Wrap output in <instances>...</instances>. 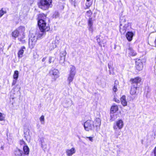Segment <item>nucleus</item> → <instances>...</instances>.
<instances>
[{
    "mask_svg": "<svg viewBox=\"0 0 156 156\" xmlns=\"http://www.w3.org/2000/svg\"><path fill=\"white\" fill-rule=\"evenodd\" d=\"M38 18V25L41 31V33H39L38 36L40 37L42 36L46 31H48L50 28L48 25H47L46 23V16L45 14L43 13L40 14L39 15Z\"/></svg>",
    "mask_w": 156,
    "mask_h": 156,
    "instance_id": "obj_1",
    "label": "nucleus"
},
{
    "mask_svg": "<svg viewBox=\"0 0 156 156\" xmlns=\"http://www.w3.org/2000/svg\"><path fill=\"white\" fill-rule=\"evenodd\" d=\"M23 152L18 148L14 150V153L15 156H28L30 150L27 146H24L23 148Z\"/></svg>",
    "mask_w": 156,
    "mask_h": 156,
    "instance_id": "obj_2",
    "label": "nucleus"
},
{
    "mask_svg": "<svg viewBox=\"0 0 156 156\" xmlns=\"http://www.w3.org/2000/svg\"><path fill=\"white\" fill-rule=\"evenodd\" d=\"M92 13L91 10L87 11L86 12V16L89 18L88 21V26L89 30L91 33H92L94 31L93 27V26L94 20H93L91 16Z\"/></svg>",
    "mask_w": 156,
    "mask_h": 156,
    "instance_id": "obj_3",
    "label": "nucleus"
},
{
    "mask_svg": "<svg viewBox=\"0 0 156 156\" xmlns=\"http://www.w3.org/2000/svg\"><path fill=\"white\" fill-rule=\"evenodd\" d=\"M51 3L52 0H40L38 5L40 8L45 10L49 8Z\"/></svg>",
    "mask_w": 156,
    "mask_h": 156,
    "instance_id": "obj_4",
    "label": "nucleus"
},
{
    "mask_svg": "<svg viewBox=\"0 0 156 156\" xmlns=\"http://www.w3.org/2000/svg\"><path fill=\"white\" fill-rule=\"evenodd\" d=\"M37 39L38 35L36 34H30L29 41L30 48H33L34 47Z\"/></svg>",
    "mask_w": 156,
    "mask_h": 156,
    "instance_id": "obj_5",
    "label": "nucleus"
},
{
    "mask_svg": "<svg viewBox=\"0 0 156 156\" xmlns=\"http://www.w3.org/2000/svg\"><path fill=\"white\" fill-rule=\"evenodd\" d=\"M70 69V73L67 78V81H68L69 85H70L71 82L73 80L76 73V69L74 66H71Z\"/></svg>",
    "mask_w": 156,
    "mask_h": 156,
    "instance_id": "obj_6",
    "label": "nucleus"
},
{
    "mask_svg": "<svg viewBox=\"0 0 156 156\" xmlns=\"http://www.w3.org/2000/svg\"><path fill=\"white\" fill-rule=\"evenodd\" d=\"M85 129L87 131L92 130L94 129L93 121L91 120L87 121L84 124Z\"/></svg>",
    "mask_w": 156,
    "mask_h": 156,
    "instance_id": "obj_7",
    "label": "nucleus"
},
{
    "mask_svg": "<svg viewBox=\"0 0 156 156\" xmlns=\"http://www.w3.org/2000/svg\"><path fill=\"white\" fill-rule=\"evenodd\" d=\"M50 75L52 78V81H55L59 77V72L57 69H51L49 72Z\"/></svg>",
    "mask_w": 156,
    "mask_h": 156,
    "instance_id": "obj_8",
    "label": "nucleus"
},
{
    "mask_svg": "<svg viewBox=\"0 0 156 156\" xmlns=\"http://www.w3.org/2000/svg\"><path fill=\"white\" fill-rule=\"evenodd\" d=\"M66 53V50H63L60 52L58 59L59 61V63L63 66H64V62L65 61Z\"/></svg>",
    "mask_w": 156,
    "mask_h": 156,
    "instance_id": "obj_9",
    "label": "nucleus"
},
{
    "mask_svg": "<svg viewBox=\"0 0 156 156\" xmlns=\"http://www.w3.org/2000/svg\"><path fill=\"white\" fill-rule=\"evenodd\" d=\"M124 123L122 119H119L116 121L114 124L113 128L114 129L117 130V129H121L123 127Z\"/></svg>",
    "mask_w": 156,
    "mask_h": 156,
    "instance_id": "obj_10",
    "label": "nucleus"
},
{
    "mask_svg": "<svg viewBox=\"0 0 156 156\" xmlns=\"http://www.w3.org/2000/svg\"><path fill=\"white\" fill-rule=\"evenodd\" d=\"M19 32V34H22L23 36L22 38L19 37L18 40L22 42V43H24L25 42V41L23 40L24 37V32L25 30V27L23 26H20L17 29Z\"/></svg>",
    "mask_w": 156,
    "mask_h": 156,
    "instance_id": "obj_11",
    "label": "nucleus"
},
{
    "mask_svg": "<svg viewBox=\"0 0 156 156\" xmlns=\"http://www.w3.org/2000/svg\"><path fill=\"white\" fill-rule=\"evenodd\" d=\"M136 68L138 71L142 70L143 68V65L141 60L137 59L136 61Z\"/></svg>",
    "mask_w": 156,
    "mask_h": 156,
    "instance_id": "obj_12",
    "label": "nucleus"
},
{
    "mask_svg": "<svg viewBox=\"0 0 156 156\" xmlns=\"http://www.w3.org/2000/svg\"><path fill=\"white\" fill-rule=\"evenodd\" d=\"M94 124V129L96 130H98L100 129V126L101 125V120L99 118H96L93 122Z\"/></svg>",
    "mask_w": 156,
    "mask_h": 156,
    "instance_id": "obj_13",
    "label": "nucleus"
},
{
    "mask_svg": "<svg viewBox=\"0 0 156 156\" xmlns=\"http://www.w3.org/2000/svg\"><path fill=\"white\" fill-rule=\"evenodd\" d=\"M120 23H121V22ZM128 27V23L125 24L124 26H122V24L121 23H120V31L121 34H124Z\"/></svg>",
    "mask_w": 156,
    "mask_h": 156,
    "instance_id": "obj_14",
    "label": "nucleus"
},
{
    "mask_svg": "<svg viewBox=\"0 0 156 156\" xmlns=\"http://www.w3.org/2000/svg\"><path fill=\"white\" fill-rule=\"evenodd\" d=\"M141 79L139 77H137L134 79H132L130 81L132 82V85H136L137 87V84L141 81Z\"/></svg>",
    "mask_w": 156,
    "mask_h": 156,
    "instance_id": "obj_15",
    "label": "nucleus"
},
{
    "mask_svg": "<svg viewBox=\"0 0 156 156\" xmlns=\"http://www.w3.org/2000/svg\"><path fill=\"white\" fill-rule=\"evenodd\" d=\"M75 152L76 151L74 147H73L70 149H67L66 150V153L68 156H72Z\"/></svg>",
    "mask_w": 156,
    "mask_h": 156,
    "instance_id": "obj_16",
    "label": "nucleus"
},
{
    "mask_svg": "<svg viewBox=\"0 0 156 156\" xmlns=\"http://www.w3.org/2000/svg\"><path fill=\"white\" fill-rule=\"evenodd\" d=\"M26 50V48L24 46L22 47L18 52V57L19 58H22L23 56L24 51Z\"/></svg>",
    "mask_w": 156,
    "mask_h": 156,
    "instance_id": "obj_17",
    "label": "nucleus"
},
{
    "mask_svg": "<svg viewBox=\"0 0 156 156\" xmlns=\"http://www.w3.org/2000/svg\"><path fill=\"white\" fill-rule=\"evenodd\" d=\"M137 88V87L136 86L132 85L130 92V94L131 95H133L136 94Z\"/></svg>",
    "mask_w": 156,
    "mask_h": 156,
    "instance_id": "obj_18",
    "label": "nucleus"
},
{
    "mask_svg": "<svg viewBox=\"0 0 156 156\" xmlns=\"http://www.w3.org/2000/svg\"><path fill=\"white\" fill-rule=\"evenodd\" d=\"M133 35V34L132 32H128L126 34V37L128 40L130 41L132 40Z\"/></svg>",
    "mask_w": 156,
    "mask_h": 156,
    "instance_id": "obj_19",
    "label": "nucleus"
},
{
    "mask_svg": "<svg viewBox=\"0 0 156 156\" xmlns=\"http://www.w3.org/2000/svg\"><path fill=\"white\" fill-rule=\"evenodd\" d=\"M56 43V40L53 41L51 43H50L49 46V49L51 50L55 48L57 45Z\"/></svg>",
    "mask_w": 156,
    "mask_h": 156,
    "instance_id": "obj_20",
    "label": "nucleus"
},
{
    "mask_svg": "<svg viewBox=\"0 0 156 156\" xmlns=\"http://www.w3.org/2000/svg\"><path fill=\"white\" fill-rule=\"evenodd\" d=\"M118 110V107L117 105H112L111 108L110 112L115 113Z\"/></svg>",
    "mask_w": 156,
    "mask_h": 156,
    "instance_id": "obj_21",
    "label": "nucleus"
},
{
    "mask_svg": "<svg viewBox=\"0 0 156 156\" xmlns=\"http://www.w3.org/2000/svg\"><path fill=\"white\" fill-rule=\"evenodd\" d=\"M121 103L122 105L124 106H126L127 105V102L126 99V96H123L120 99Z\"/></svg>",
    "mask_w": 156,
    "mask_h": 156,
    "instance_id": "obj_22",
    "label": "nucleus"
},
{
    "mask_svg": "<svg viewBox=\"0 0 156 156\" xmlns=\"http://www.w3.org/2000/svg\"><path fill=\"white\" fill-rule=\"evenodd\" d=\"M19 34V32L17 30H14L12 34V37L15 39L17 37Z\"/></svg>",
    "mask_w": 156,
    "mask_h": 156,
    "instance_id": "obj_23",
    "label": "nucleus"
},
{
    "mask_svg": "<svg viewBox=\"0 0 156 156\" xmlns=\"http://www.w3.org/2000/svg\"><path fill=\"white\" fill-rule=\"evenodd\" d=\"M129 53L130 55L132 56H135L136 55V53L131 48H129Z\"/></svg>",
    "mask_w": 156,
    "mask_h": 156,
    "instance_id": "obj_24",
    "label": "nucleus"
},
{
    "mask_svg": "<svg viewBox=\"0 0 156 156\" xmlns=\"http://www.w3.org/2000/svg\"><path fill=\"white\" fill-rule=\"evenodd\" d=\"M40 142H41V147L44 148L46 146V144L44 141V137H41L40 138Z\"/></svg>",
    "mask_w": 156,
    "mask_h": 156,
    "instance_id": "obj_25",
    "label": "nucleus"
},
{
    "mask_svg": "<svg viewBox=\"0 0 156 156\" xmlns=\"http://www.w3.org/2000/svg\"><path fill=\"white\" fill-rule=\"evenodd\" d=\"M119 84L118 81L117 80H115V83L114 84V86L113 88V91L115 92L117 90V87L118 86V85Z\"/></svg>",
    "mask_w": 156,
    "mask_h": 156,
    "instance_id": "obj_26",
    "label": "nucleus"
},
{
    "mask_svg": "<svg viewBox=\"0 0 156 156\" xmlns=\"http://www.w3.org/2000/svg\"><path fill=\"white\" fill-rule=\"evenodd\" d=\"M6 13V11L5 9H3V8H2L0 10V18H1L4 14Z\"/></svg>",
    "mask_w": 156,
    "mask_h": 156,
    "instance_id": "obj_27",
    "label": "nucleus"
},
{
    "mask_svg": "<svg viewBox=\"0 0 156 156\" xmlns=\"http://www.w3.org/2000/svg\"><path fill=\"white\" fill-rule=\"evenodd\" d=\"M114 113H111V112H110V119L112 121H114L117 118L116 115L114 114Z\"/></svg>",
    "mask_w": 156,
    "mask_h": 156,
    "instance_id": "obj_28",
    "label": "nucleus"
},
{
    "mask_svg": "<svg viewBox=\"0 0 156 156\" xmlns=\"http://www.w3.org/2000/svg\"><path fill=\"white\" fill-rule=\"evenodd\" d=\"M115 131V136L116 138H118L119 136L121 134V132L118 130V129L117 130L114 129Z\"/></svg>",
    "mask_w": 156,
    "mask_h": 156,
    "instance_id": "obj_29",
    "label": "nucleus"
},
{
    "mask_svg": "<svg viewBox=\"0 0 156 156\" xmlns=\"http://www.w3.org/2000/svg\"><path fill=\"white\" fill-rule=\"evenodd\" d=\"M19 72L18 71L16 70L14 72L13 75V78L14 79H17L19 76Z\"/></svg>",
    "mask_w": 156,
    "mask_h": 156,
    "instance_id": "obj_30",
    "label": "nucleus"
},
{
    "mask_svg": "<svg viewBox=\"0 0 156 156\" xmlns=\"http://www.w3.org/2000/svg\"><path fill=\"white\" fill-rule=\"evenodd\" d=\"M92 2L89 1V2H87L86 3V9H88L92 4Z\"/></svg>",
    "mask_w": 156,
    "mask_h": 156,
    "instance_id": "obj_31",
    "label": "nucleus"
},
{
    "mask_svg": "<svg viewBox=\"0 0 156 156\" xmlns=\"http://www.w3.org/2000/svg\"><path fill=\"white\" fill-rule=\"evenodd\" d=\"M96 38H97V42L98 43V44L99 46L101 47H102V44H101V39L99 37V36H96Z\"/></svg>",
    "mask_w": 156,
    "mask_h": 156,
    "instance_id": "obj_32",
    "label": "nucleus"
},
{
    "mask_svg": "<svg viewBox=\"0 0 156 156\" xmlns=\"http://www.w3.org/2000/svg\"><path fill=\"white\" fill-rule=\"evenodd\" d=\"M5 115L4 114L0 113V121L4 120Z\"/></svg>",
    "mask_w": 156,
    "mask_h": 156,
    "instance_id": "obj_33",
    "label": "nucleus"
},
{
    "mask_svg": "<svg viewBox=\"0 0 156 156\" xmlns=\"http://www.w3.org/2000/svg\"><path fill=\"white\" fill-rule=\"evenodd\" d=\"M20 144L21 145H23V147L24 146H27V144L23 140H20Z\"/></svg>",
    "mask_w": 156,
    "mask_h": 156,
    "instance_id": "obj_34",
    "label": "nucleus"
},
{
    "mask_svg": "<svg viewBox=\"0 0 156 156\" xmlns=\"http://www.w3.org/2000/svg\"><path fill=\"white\" fill-rule=\"evenodd\" d=\"M59 14L58 12H55L54 14L53 15V17H55V18H57L59 16Z\"/></svg>",
    "mask_w": 156,
    "mask_h": 156,
    "instance_id": "obj_35",
    "label": "nucleus"
},
{
    "mask_svg": "<svg viewBox=\"0 0 156 156\" xmlns=\"http://www.w3.org/2000/svg\"><path fill=\"white\" fill-rule=\"evenodd\" d=\"M44 115H42L40 118V121L41 122L42 124H44Z\"/></svg>",
    "mask_w": 156,
    "mask_h": 156,
    "instance_id": "obj_36",
    "label": "nucleus"
},
{
    "mask_svg": "<svg viewBox=\"0 0 156 156\" xmlns=\"http://www.w3.org/2000/svg\"><path fill=\"white\" fill-rule=\"evenodd\" d=\"M17 79H14L13 80L12 83V85H15L16 83L17 80Z\"/></svg>",
    "mask_w": 156,
    "mask_h": 156,
    "instance_id": "obj_37",
    "label": "nucleus"
},
{
    "mask_svg": "<svg viewBox=\"0 0 156 156\" xmlns=\"http://www.w3.org/2000/svg\"><path fill=\"white\" fill-rule=\"evenodd\" d=\"M84 138H88L89 140L91 141V142H92L93 141V137H84Z\"/></svg>",
    "mask_w": 156,
    "mask_h": 156,
    "instance_id": "obj_38",
    "label": "nucleus"
},
{
    "mask_svg": "<svg viewBox=\"0 0 156 156\" xmlns=\"http://www.w3.org/2000/svg\"><path fill=\"white\" fill-rule=\"evenodd\" d=\"M53 58L51 57H50L49 58V63H51L52 62V59Z\"/></svg>",
    "mask_w": 156,
    "mask_h": 156,
    "instance_id": "obj_39",
    "label": "nucleus"
},
{
    "mask_svg": "<svg viewBox=\"0 0 156 156\" xmlns=\"http://www.w3.org/2000/svg\"><path fill=\"white\" fill-rule=\"evenodd\" d=\"M106 43V41L104 40H103L102 41H101V44H105Z\"/></svg>",
    "mask_w": 156,
    "mask_h": 156,
    "instance_id": "obj_40",
    "label": "nucleus"
},
{
    "mask_svg": "<svg viewBox=\"0 0 156 156\" xmlns=\"http://www.w3.org/2000/svg\"><path fill=\"white\" fill-rule=\"evenodd\" d=\"M154 156H156V147H155L154 150Z\"/></svg>",
    "mask_w": 156,
    "mask_h": 156,
    "instance_id": "obj_41",
    "label": "nucleus"
},
{
    "mask_svg": "<svg viewBox=\"0 0 156 156\" xmlns=\"http://www.w3.org/2000/svg\"><path fill=\"white\" fill-rule=\"evenodd\" d=\"M46 59V58H43V59H42V61L43 62Z\"/></svg>",
    "mask_w": 156,
    "mask_h": 156,
    "instance_id": "obj_42",
    "label": "nucleus"
},
{
    "mask_svg": "<svg viewBox=\"0 0 156 156\" xmlns=\"http://www.w3.org/2000/svg\"><path fill=\"white\" fill-rule=\"evenodd\" d=\"M115 102H117V103H119V100H116V99H115Z\"/></svg>",
    "mask_w": 156,
    "mask_h": 156,
    "instance_id": "obj_43",
    "label": "nucleus"
},
{
    "mask_svg": "<svg viewBox=\"0 0 156 156\" xmlns=\"http://www.w3.org/2000/svg\"><path fill=\"white\" fill-rule=\"evenodd\" d=\"M108 67L109 69H110V68L111 67V66H110V65L109 64H108Z\"/></svg>",
    "mask_w": 156,
    "mask_h": 156,
    "instance_id": "obj_44",
    "label": "nucleus"
},
{
    "mask_svg": "<svg viewBox=\"0 0 156 156\" xmlns=\"http://www.w3.org/2000/svg\"><path fill=\"white\" fill-rule=\"evenodd\" d=\"M90 1V0H87V2H89Z\"/></svg>",
    "mask_w": 156,
    "mask_h": 156,
    "instance_id": "obj_45",
    "label": "nucleus"
},
{
    "mask_svg": "<svg viewBox=\"0 0 156 156\" xmlns=\"http://www.w3.org/2000/svg\"><path fill=\"white\" fill-rule=\"evenodd\" d=\"M109 73L110 74H111V72H110V70L109 71Z\"/></svg>",
    "mask_w": 156,
    "mask_h": 156,
    "instance_id": "obj_46",
    "label": "nucleus"
},
{
    "mask_svg": "<svg viewBox=\"0 0 156 156\" xmlns=\"http://www.w3.org/2000/svg\"><path fill=\"white\" fill-rule=\"evenodd\" d=\"M155 132H156V130H155Z\"/></svg>",
    "mask_w": 156,
    "mask_h": 156,
    "instance_id": "obj_47",
    "label": "nucleus"
},
{
    "mask_svg": "<svg viewBox=\"0 0 156 156\" xmlns=\"http://www.w3.org/2000/svg\"><path fill=\"white\" fill-rule=\"evenodd\" d=\"M71 0L72 1H73V0Z\"/></svg>",
    "mask_w": 156,
    "mask_h": 156,
    "instance_id": "obj_48",
    "label": "nucleus"
}]
</instances>
